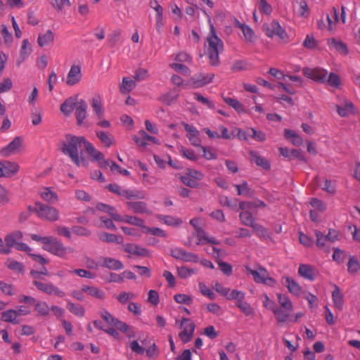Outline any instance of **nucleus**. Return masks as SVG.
<instances>
[{"label":"nucleus","mask_w":360,"mask_h":360,"mask_svg":"<svg viewBox=\"0 0 360 360\" xmlns=\"http://www.w3.org/2000/svg\"><path fill=\"white\" fill-rule=\"evenodd\" d=\"M85 142H86V139L84 136L68 134L65 136V140L63 143L61 149L63 153L68 156L77 167H86L88 165L86 159L82 155H79V150H81L82 146L85 148ZM80 153L82 154V152Z\"/></svg>","instance_id":"1"},{"label":"nucleus","mask_w":360,"mask_h":360,"mask_svg":"<svg viewBox=\"0 0 360 360\" xmlns=\"http://www.w3.org/2000/svg\"><path fill=\"white\" fill-rule=\"evenodd\" d=\"M67 309L73 314L79 317H83L85 314L84 308L78 304H75L70 301L67 302Z\"/></svg>","instance_id":"44"},{"label":"nucleus","mask_w":360,"mask_h":360,"mask_svg":"<svg viewBox=\"0 0 360 360\" xmlns=\"http://www.w3.org/2000/svg\"><path fill=\"white\" fill-rule=\"evenodd\" d=\"M108 188L112 193H115L119 196L124 197L127 200L144 198V195L142 192L124 189L115 184H109L108 186Z\"/></svg>","instance_id":"7"},{"label":"nucleus","mask_w":360,"mask_h":360,"mask_svg":"<svg viewBox=\"0 0 360 360\" xmlns=\"http://www.w3.org/2000/svg\"><path fill=\"white\" fill-rule=\"evenodd\" d=\"M124 251L130 255L148 257L149 256L148 250L146 248H141L136 244L127 243L124 245Z\"/></svg>","instance_id":"25"},{"label":"nucleus","mask_w":360,"mask_h":360,"mask_svg":"<svg viewBox=\"0 0 360 360\" xmlns=\"http://www.w3.org/2000/svg\"><path fill=\"white\" fill-rule=\"evenodd\" d=\"M117 330L124 332L128 337H134V332L131 330L130 327L124 322L115 319L113 325Z\"/></svg>","instance_id":"48"},{"label":"nucleus","mask_w":360,"mask_h":360,"mask_svg":"<svg viewBox=\"0 0 360 360\" xmlns=\"http://www.w3.org/2000/svg\"><path fill=\"white\" fill-rule=\"evenodd\" d=\"M237 189L238 195L243 196H250V188L248 187V183L243 181L241 184L234 185Z\"/></svg>","instance_id":"56"},{"label":"nucleus","mask_w":360,"mask_h":360,"mask_svg":"<svg viewBox=\"0 0 360 360\" xmlns=\"http://www.w3.org/2000/svg\"><path fill=\"white\" fill-rule=\"evenodd\" d=\"M195 235L198 238L197 245H203L205 243H211L213 245L219 244V242L217 239L214 237L210 236L202 229H198Z\"/></svg>","instance_id":"26"},{"label":"nucleus","mask_w":360,"mask_h":360,"mask_svg":"<svg viewBox=\"0 0 360 360\" xmlns=\"http://www.w3.org/2000/svg\"><path fill=\"white\" fill-rule=\"evenodd\" d=\"M181 153L182 155L187 158L188 160L195 161L198 160V155L195 153V152L191 149H188L186 148H181Z\"/></svg>","instance_id":"63"},{"label":"nucleus","mask_w":360,"mask_h":360,"mask_svg":"<svg viewBox=\"0 0 360 360\" xmlns=\"http://www.w3.org/2000/svg\"><path fill=\"white\" fill-rule=\"evenodd\" d=\"M32 53V46L27 39H25L22 41V46L20 50V56L17 60V65L20 66L21 63L28 58Z\"/></svg>","instance_id":"28"},{"label":"nucleus","mask_w":360,"mask_h":360,"mask_svg":"<svg viewBox=\"0 0 360 360\" xmlns=\"http://www.w3.org/2000/svg\"><path fill=\"white\" fill-rule=\"evenodd\" d=\"M143 229V232L146 233H150L153 236H160V237H163V238H165L167 236V233L164 230L160 229L159 228H156V227L150 228V227L146 226L144 225V227Z\"/></svg>","instance_id":"55"},{"label":"nucleus","mask_w":360,"mask_h":360,"mask_svg":"<svg viewBox=\"0 0 360 360\" xmlns=\"http://www.w3.org/2000/svg\"><path fill=\"white\" fill-rule=\"evenodd\" d=\"M54 40L53 32L49 30L44 34H40L37 38V43L39 46L43 47L52 43Z\"/></svg>","instance_id":"36"},{"label":"nucleus","mask_w":360,"mask_h":360,"mask_svg":"<svg viewBox=\"0 0 360 360\" xmlns=\"http://www.w3.org/2000/svg\"><path fill=\"white\" fill-rule=\"evenodd\" d=\"M292 311V309H286L285 308H279L277 307L275 308L273 313L278 323H285L290 321V315Z\"/></svg>","instance_id":"32"},{"label":"nucleus","mask_w":360,"mask_h":360,"mask_svg":"<svg viewBox=\"0 0 360 360\" xmlns=\"http://www.w3.org/2000/svg\"><path fill=\"white\" fill-rule=\"evenodd\" d=\"M82 79V70L79 65L71 66L66 78V84L68 86H74L78 84Z\"/></svg>","instance_id":"17"},{"label":"nucleus","mask_w":360,"mask_h":360,"mask_svg":"<svg viewBox=\"0 0 360 360\" xmlns=\"http://www.w3.org/2000/svg\"><path fill=\"white\" fill-rule=\"evenodd\" d=\"M18 170V164L9 161H0V177H10L16 174Z\"/></svg>","instance_id":"16"},{"label":"nucleus","mask_w":360,"mask_h":360,"mask_svg":"<svg viewBox=\"0 0 360 360\" xmlns=\"http://www.w3.org/2000/svg\"><path fill=\"white\" fill-rule=\"evenodd\" d=\"M203 177L204 175L200 172L193 169H188L186 175L181 176V180L186 186L191 188H196Z\"/></svg>","instance_id":"11"},{"label":"nucleus","mask_w":360,"mask_h":360,"mask_svg":"<svg viewBox=\"0 0 360 360\" xmlns=\"http://www.w3.org/2000/svg\"><path fill=\"white\" fill-rule=\"evenodd\" d=\"M33 306L38 316H47L49 315L51 307L46 302L36 300Z\"/></svg>","instance_id":"33"},{"label":"nucleus","mask_w":360,"mask_h":360,"mask_svg":"<svg viewBox=\"0 0 360 360\" xmlns=\"http://www.w3.org/2000/svg\"><path fill=\"white\" fill-rule=\"evenodd\" d=\"M126 205L128 209L135 214H143L150 213V210L145 202L129 200V201L126 202Z\"/></svg>","instance_id":"19"},{"label":"nucleus","mask_w":360,"mask_h":360,"mask_svg":"<svg viewBox=\"0 0 360 360\" xmlns=\"http://www.w3.org/2000/svg\"><path fill=\"white\" fill-rule=\"evenodd\" d=\"M0 33L5 44L8 46H10L13 43V37L6 25L2 24L0 25Z\"/></svg>","instance_id":"47"},{"label":"nucleus","mask_w":360,"mask_h":360,"mask_svg":"<svg viewBox=\"0 0 360 360\" xmlns=\"http://www.w3.org/2000/svg\"><path fill=\"white\" fill-rule=\"evenodd\" d=\"M214 288L220 295L224 296L228 300L229 299V296L232 290L229 288L224 287L219 283H216Z\"/></svg>","instance_id":"61"},{"label":"nucleus","mask_w":360,"mask_h":360,"mask_svg":"<svg viewBox=\"0 0 360 360\" xmlns=\"http://www.w3.org/2000/svg\"><path fill=\"white\" fill-rule=\"evenodd\" d=\"M281 283L285 285L288 291L293 295L299 296L302 292V288L300 285L289 276H283L281 281Z\"/></svg>","instance_id":"20"},{"label":"nucleus","mask_w":360,"mask_h":360,"mask_svg":"<svg viewBox=\"0 0 360 360\" xmlns=\"http://www.w3.org/2000/svg\"><path fill=\"white\" fill-rule=\"evenodd\" d=\"M43 249L50 253L64 258L67 254L72 253L74 249L71 247H65L63 243L57 238L51 236L46 246H42Z\"/></svg>","instance_id":"4"},{"label":"nucleus","mask_w":360,"mask_h":360,"mask_svg":"<svg viewBox=\"0 0 360 360\" xmlns=\"http://www.w3.org/2000/svg\"><path fill=\"white\" fill-rule=\"evenodd\" d=\"M278 302L281 306L280 308H285L286 309H293V305L290 298L283 294H277Z\"/></svg>","instance_id":"49"},{"label":"nucleus","mask_w":360,"mask_h":360,"mask_svg":"<svg viewBox=\"0 0 360 360\" xmlns=\"http://www.w3.org/2000/svg\"><path fill=\"white\" fill-rule=\"evenodd\" d=\"M136 82L130 77H125L122 78V82L120 85V91L123 94H129L136 87Z\"/></svg>","instance_id":"37"},{"label":"nucleus","mask_w":360,"mask_h":360,"mask_svg":"<svg viewBox=\"0 0 360 360\" xmlns=\"http://www.w3.org/2000/svg\"><path fill=\"white\" fill-rule=\"evenodd\" d=\"M326 82L330 86L335 88H339L341 84L340 77L333 72L330 73L328 79L326 78Z\"/></svg>","instance_id":"59"},{"label":"nucleus","mask_w":360,"mask_h":360,"mask_svg":"<svg viewBox=\"0 0 360 360\" xmlns=\"http://www.w3.org/2000/svg\"><path fill=\"white\" fill-rule=\"evenodd\" d=\"M39 195L42 200L49 203H55L58 200L57 193L49 187L42 188L39 191Z\"/></svg>","instance_id":"27"},{"label":"nucleus","mask_w":360,"mask_h":360,"mask_svg":"<svg viewBox=\"0 0 360 360\" xmlns=\"http://www.w3.org/2000/svg\"><path fill=\"white\" fill-rule=\"evenodd\" d=\"M300 276L309 281H314L316 277L315 269L309 264H300L298 269Z\"/></svg>","instance_id":"29"},{"label":"nucleus","mask_w":360,"mask_h":360,"mask_svg":"<svg viewBox=\"0 0 360 360\" xmlns=\"http://www.w3.org/2000/svg\"><path fill=\"white\" fill-rule=\"evenodd\" d=\"M240 29L241 30V31L243 34V36L245 37V39L247 41L251 42L253 41L254 37H255V33H254L252 29L250 26H248L247 25H240Z\"/></svg>","instance_id":"52"},{"label":"nucleus","mask_w":360,"mask_h":360,"mask_svg":"<svg viewBox=\"0 0 360 360\" xmlns=\"http://www.w3.org/2000/svg\"><path fill=\"white\" fill-rule=\"evenodd\" d=\"M85 150L86 153L92 158L93 160L98 162V166L102 169L108 168L110 164V160H106L103 154L98 150L94 145L86 140L85 142Z\"/></svg>","instance_id":"8"},{"label":"nucleus","mask_w":360,"mask_h":360,"mask_svg":"<svg viewBox=\"0 0 360 360\" xmlns=\"http://www.w3.org/2000/svg\"><path fill=\"white\" fill-rule=\"evenodd\" d=\"M82 290L88 295L101 300H104L105 297L104 291L95 286L84 285L82 286Z\"/></svg>","instance_id":"30"},{"label":"nucleus","mask_w":360,"mask_h":360,"mask_svg":"<svg viewBox=\"0 0 360 360\" xmlns=\"http://www.w3.org/2000/svg\"><path fill=\"white\" fill-rule=\"evenodd\" d=\"M101 267L110 270L117 271L124 268L123 264L120 260L109 257H101Z\"/></svg>","instance_id":"21"},{"label":"nucleus","mask_w":360,"mask_h":360,"mask_svg":"<svg viewBox=\"0 0 360 360\" xmlns=\"http://www.w3.org/2000/svg\"><path fill=\"white\" fill-rule=\"evenodd\" d=\"M250 160L252 162L255 163L264 169L269 170L271 168L269 161L265 158L260 156L257 151L251 150L250 152Z\"/></svg>","instance_id":"23"},{"label":"nucleus","mask_w":360,"mask_h":360,"mask_svg":"<svg viewBox=\"0 0 360 360\" xmlns=\"http://www.w3.org/2000/svg\"><path fill=\"white\" fill-rule=\"evenodd\" d=\"M181 326L184 327V329L179 333V338L183 342H188L193 337L195 326L193 322L186 318L182 319Z\"/></svg>","instance_id":"15"},{"label":"nucleus","mask_w":360,"mask_h":360,"mask_svg":"<svg viewBox=\"0 0 360 360\" xmlns=\"http://www.w3.org/2000/svg\"><path fill=\"white\" fill-rule=\"evenodd\" d=\"M169 66L174 69L176 72H180L186 76H189L191 74V70L189 68L181 63H171Z\"/></svg>","instance_id":"57"},{"label":"nucleus","mask_w":360,"mask_h":360,"mask_svg":"<svg viewBox=\"0 0 360 360\" xmlns=\"http://www.w3.org/2000/svg\"><path fill=\"white\" fill-rule=\"evenodd\" d=\"M91 105L98 119H102L103 117V109L101 96H96L93 97L91 100Z\"/></svg>","instance_id":"34"},{"label":"nucleus","mask_w":360,"mask_h":360,"mask_svg":"<svg viewBox=\"0 0 360 360\" xmlns=\"http://www.w3.org/2000/svg\"><path fill=\"white\" fill-rule=\"evenodd\" d=\"M96 136L101 142L108 148L115 143L113 136L109 133L103 131H96Z\"/></svg>","instance_id":"39"},{"label":"nucleus","mask_w":360,"mask_h":360,"mask_svg":"<svg viewBox=\"0 0 360 360\" xmlns=\"http://www.w3.org/2000/svg\"><path fill=\"white\" fill-rule=\"evenodd\" d=\"M248 131L251 132L250 134V138L259 142H263L266 140V134L262 131H257L254 128H249Z\"/></svg>","instance_id":"58"},{"label":"nucleus","mask_w":360,"mask_h":360,"mask_svg":"<svg viewBox=\"0 0 360 360\" xmlns=\"http://www.w3.org/2000/svg\"><path fill=\"white\" fill-rule=\"evenodd\" d=\"M33 284L38 290L48 295H55L60 297H63L65 295L64 292L51 283H42L37 280H34Z\"/></svg>","instance_id":"14"},{"label":"nucleus","mask_w":360,"mask_h":360,"mask_svg":"<svg viewBox=\"0 0 360 360\" xmlns=\"http://www.w3.org/2000/svg\"><path fill=\"white\" fill-rule=\"evenodd\" d=\"M207 55L210 63L212 66H217L219 63V55L224 50V44L218 37L213 25H210V33L207 37Z\"/></svg>","instance_id":"2"},{"label":"nucleus","mask_w":360,"mask_h":360,"mask_svg":"<svg viewBox=\"0 0 360 360\" xmlns=\"http://www.w3.org/2000/svg\"><path fill=\"white\" fill-rule=\"evenodd\" d=\"M159 219L164 224L171 226H179L183 222L180 218L169 215H161L159 217Z\"/></svg>","instance_id":"46"},{"label":"nucleus","mask_w":360,"mask_h":360,"mask_svg":"<svg viewBox=\"0 0 360 360\" xmlns=\"http://www.w3.org/2000/svg\"><path fill=\"white\" fill-rule=\"evenodd\" d=\"M347 270L349 274H354L360 270V264L354 256H350L347 263Z\"/></svg>","instance_id":"51"},{"label":"nucleus","mask_w":360,"mask_h":360,"mask_svg":"<svg viewBox=\"0 0 360 360\" xmlns=\"http://www.w3.org/2000/svg\"><path fill=\"white\" fill-rule=\"evenodd\" d=\"M170 254L174 258L185 262L197 263L199 262V257L198 255L191 252H187L181 248L176 247L172 248Z\"/></svg>","instance_id":"10"},{"label":"nucleus","mask_w":360,"mask_h":360,"mask_svg":"<svg viewBox=\"0 0 360 360\" xmlns=\"http://www.w3.org/2000/svg\"><path fill=\"white\" fill-rule=\"evenodd\" d=\"M194 98L202 103L203 105H207L209 108L213 109L214 108V105L212 102H211L207 98L204 97L202 94L200 93L195 92L193 94Z\"/></svg>","instance_id":"60"},{"label":"nucleus","mask_w":360,"mask_h":360,"mask_svg":"<svg viewBox=\"0 0 360 360\" xmlns=\"http://www.w3.org/2000/svg\"><path fill=\"white\" fill-rule=\"evenodd\" d=\"M310 204L314 209L320 212H323L326 209V204L317 198H311Z\"/></svg>","instance_id":"64"},{"label":"nucleus","mask_w":360,"mask_h":360,"mask_svg":"<svg viewBox=\"0 0 360 360\" xmlns=\"http://www.w3.org/2000/svg\"><path fill=\"white\" fill-rule=\"evenodd\" d=\"M224 101L226 104H228L229 106L233 108L237 112H238V113H245L246 112V110L245 109L244 106L237 99H235L233 98H229V97H225V98H224Z\"/></svg>","instance_id":"43"},{"label":"nucleus","mask_w":360,"mask_h":360,"mask_svg":"<svg viewBox=\"0 0 360 360\" xmlns=\"http://www.w3.org/2000/svg\"><path fill=\"white\" fill-rule=\"evenodd\" d=\"M185 130L188 132L187 137L191 143L194 146H201V140L199 137V131L197 129L188 124L184 123Z\"/></svg>","instance_id":"22"},{"label":"nucleus","mask_w":360,"mask_h":360,"mask_svg":"<svg viewBox=\"0 0 360 360\" xmlns=\"http://www.w3.org/2000/svg\"><path fill=\"white\" fill-rule=\"evenodd\" d=\"M214 77L213 73H199L190 78V82L193 88L198 89L205 86L212 82Z\"/></svg>","instance_id":"13"},{"label":"nucleus","mask_w":360,"mask_h":360,"mask_svg":"<svg viewBox=\"0 0 360 360\" xmlns=\"http://www.w3.org/2000/svg\"><path fill=\"white\" fill-rule=\"evenodd\" d=\"M264 30L266 35L270 38L277 36L280 39L285 40L288 37L285 30L276 20H273L270 24L265 25Z\"/></svg>","instance_id":"9"},{"label":"nucleus","mask_w":360,"mask_h":360,"mask_svg":"<svg viewBox=\"0 0 360 360\" xmlns=\"http://www.w3.org/2000/svg\"><path fill=\"white\" fill-rule=\"evenodd\" d=\"M245 269L248 274L252 276L254 281L257 283H262L264 285L274 287L276 284V281L271 277L268 271L263 267H258L257 269H252L249 266H246Z\"/></svg>","instance_id":"5"},{"label":"nucleus","mask_w":360,"mask_h":360,"mask_svg":"<svg viewBox=\"0 0 360 360\" xmlns=\"http://www.w3.org/2000/svg\"><path fill=\"white\" fill-rule=\"evenodd\" d=\"M241 223L248 226H252L255 222L252 214L248 211L242 212L239 215Z\"/></svg>","instance_id":"50"},{"label":"nucleus","mask_w":360,"mask_h":360,"mask_svg":"<svg viewBox=\"0 0 360 360\" xmlns=\"http://www.w3.org/2000/svg\"><path fill=\"white\" fill-rule=\"evenodd\" d=\"M332 300L335 307L342 310L344 304L343 295L337 285H335V289L332 292Z\"/></svg>","instance_id":"38"},{"label":"nucleus","mask_w":360,"mask_h":360,"mask_svg":"<svg viewBox=\"0 0 360 360\" xmlns=\"http://www.w3.org/2000/svg\"><path fill=\"white\" fill-rule=\"evenodd\" d=\"M22 238V233L20 231H15L5 238V242L7 247L11 250V248H15L17 244Z\"/></svg>","instance_id":"35"},{"label":"nucleus","mask_w":360,"mask_h":360,"mask_svg":"<svg viewBox=\"0 0 360 360\" xmlns=\"http://www.w3.org/2000/svg\"><path fill=\"white\" fill-rule=\"evenodd\" d=\"M87 104L85 101L80 100L75 108V117L77 124L81 125L86 117Z\"/></svg>","instance_id":"24"},{"label":"nucleus","mask_w":360,"mask_h":360,"mask_svg":"<svg viewBox=\"0 0 360 360\" xmlns=\"http://www.w3.org/2000/svg\"><path fill=\"white\" fill-rule=\"evenodd\" d=\"M0 290L7 295H13L15 293V290L13 287L4 281H0Z\"/></svg>","instance_id":"62"},{"label":"nucleus","mask_w":360,"mask_h":360,"mask_svg":"<svg viewBox=\"0 0 360 360\" xmlns=\"http://www.w3.org/2000/svg\"><path fill=\"white\" fill-rule=\"evenodd\" d=\"M18 317V316L15 309H8L1 314V318L4 321L14 324L19 323L20 321Z\"/></svg>","instance_id":"40"},{"label":"nucleus","mask_w":360,"mask_h":360,"mask_svg":"<svg viewBox=\"0 0 360 360\" xmlns=\"http://www.w3.org/2000/svg\"><path fill=\"white\" fill-rule=\"evenodd\" d=\"M251 227L253 229L254 231L258 237L261 238H266L269 237V232L267 229L263 226L255 223Z\"/></svg>","instance_id":"53"},{"label":"nucleus","mask_w":360,"mask_h":360,"mask_svg":"<svg viewBox=\"0 0 360 360\" xmlns=\"http://www.w3.org/2000/svg\"><path fill=\"white\" fill-rule=\"evenodd\" d=\"M245 293L238 290H232L229 296V300H235V304L240 311L246 316L254 314V309L252 306L246 302L245 300Z\"/></svg>","instance_id":"6"},{"label":"nucleus","mask_w":360,"mask_h":360,"mask_svg":"<svg viewBox=\"0 0 360 360\" xmlns=\"http://www.w3.org/2000/svg\"><path fill=\"white\" fill-rule=\"evenodd\" d=\"M122 220H120V222H125L131 225L140 226L142 229L144 227V220L136 216L126 214L122 216Z\"/></svg>","instance_id":"42"},{"label":"nucleus","mask_w":360,"mask_h":360,"mask_svg":"<svg viewBox=\"0 0 360 360\" xmlns=\"http://www.w3.org/2000/svg\"><path fill=\"white\" fill-rule=\"evenodd\" d=\"M28 210L36 213L43 220L53 222L59 219L60 213L58 209L41 202H36L34 207L29 206Z\"/></svg>","instance_id":"3"},{"label":"nucleus","mask_w":360,"mask_h":360,"mask_svg":"<svg viewBox=\"0 0 360 360\" xmlns=\"http://www.w3.org/2000/svg\"><path fill=\"white\" fill-rule=\"evenodd\" d=\"M338 112L341 117H347L354 112V105L350 101H346L342 106H337Z\"/></svg>","instance_id":"45"},{"label":"nucleus","mask_w":360,"mask_h":360,"mask_svg":"<svg viewBox=\"0 0 360 360\" xmlns=\"http://www.w3.org/2000/svg\"><path fill=\"white\" fill-rule=\"evenodd\" d=\"M303 74L307 78L320 83L326 82L328 72L326 70L321 68H304L302 70Z\"/></svg>","instance_id":"12"},{"label":"nucleus","mask_w":360,"mask_h":360,"mask_svg":"<svg viewBox=\"0 0 360 360\" xmlns=\"http://www.w3.org/2000/svg\"><path fill=\"white\" fill-rule=\"evenodd\" d=\"M195 274H196V271L194 269L186 266H181L177 269V274L181 278H187Z\"/></svg>","instance_id":"54"},{"label":"nucleus","mask_w":360,"mask_h":360,"mask_svg":"<svg viewBox=\"0 0 360 360\" xmlns=\"http://www.w3.org/2000/svg\"><path fill=\"white\" fill-rule=\"evenodd\" d=\"M21 148L22 139L20 137H15L8 146L2 148L1 153L4 156H10L19 153Z\"/></svg>","instance_id":"18"},{"label":"nucleus","mask_w":360,"mask_h":360,"mask_svg":"<svg viewBox=\"0 0 360 360\" xmlns=\"http://www.w3.org/2000/svg\"><path fill=\"white\" fill-rule=\"evenodd\" d=\"M77 97H69L60 105V111L65 115H70L73 111L77 102Z\"/></svg>","instance_id":"31"},{"label":"nucleus","mask_w":360,"mask_h":360,"mask_svg":"<svg viewBox=\"0 0 360 360\" xmlns=\"http://www.w3.org/2000/svg\"><path fill=\"white\" fill-rule=\"evenodd\" d=\"M315 235L316 236V246L325 251H328L329 246L328 245V243L329 242L326 235L318 230L315 231Z\"/></svg>","instance_id":"41"}]
</instances>
